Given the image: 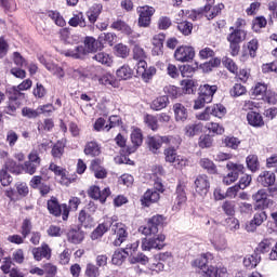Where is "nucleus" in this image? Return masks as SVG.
<instances>
[{
  "label": "nucleus",
  "mask_w": 277,
  "mask_h": 277,
  "mask_svg": "<svg viewBox=\"0 0 277 277\" xmlns=\"http://www.w3.org/2000/svg\"><path fill=\"white\" fill-rule=\"evenodd\" d=\"M163 215L156 214L150 217L147 225L138 227V233L145 235L143 238L141 248L144 252H150V250H163L166 248V235L158 234L159 226L163 224Z\"/></svg>",
  "instance_id": "f257e3e1"
},
{
  "label": "nucleus",
  "mask_w": 277,
  "mask_h": 277,
  "mask_svg": "<svg viewBox=\"0 0 277 277\" xmlns=\"http://www.w3.org/2000/svg\"><path fill=\"white\" fill-rule=\"evenodd\" d=\"M109 228H111V233L116 235V239L114 240V246H122L124 241H127V237L129 234L127 233V227L122 223H118L114 221V219H106L105 222L97 225V227L92 232L91 239L94 241L96 239H101L103 235H105Z\"/></svg>",
  "instance_id": "f03ea898"
},
{
  "label": "nucleus",
  "mask_w": 277,
  "mask_h": 277,
  "mask_svg": "<svg viewBox=\"0 0 277 277\" xmlns=\"http://www.w3.org/2000/svg\"><path fill=\"white\" fill-rule=\"evenodd\" d=\"M100 44L93 37H85L84 45H77L74 49L65 50L63 54L65 57H72V60H83L88 53L98 51Z\"/></svg>",
  "instance_id": "7ed1b4c3"
},
{
  "label": "nucleus",
  "mask_w": 277,
  "mask_h": 277,
  "mask_svg": "<svg viewBox=\"0 0 277 277\" xmlns=\"http://www.w3.org/2000/svg\"><path fill=\"white\" fill-rule=\"evenodd\" d=\"M48 211L51 213V215H54L55 217H60V215H63V220L66 222L68 220V215H70V210L68 209V205L63 203L60 205V201H57L56 197H51L50 200H48Z\"/></svg>",
  "instance_id": "20e7f679"
},
{
  "label": "nucleus",
  "mask_w": 277,
  "mask_h": 277,
  "mask_svg": "<svg viewBox=\"0 0 277 277\" xmlns=\"http://www.w3.org/2000/svg\"><path fill=\"white\" fill-rule=\"evenodd\" d=\"M167 163H173L175 168H185L189 161L184 156L176 154V148L168 147L163 151Z\"/></svg>",
  "instance_id": "39448f33"
},
{
  "label": "nucleus",
  "mask_w": 277,
  "mask_h": 277,
  "mask_svg": "<svg viewBox=\"0 0 277 277\" xmlns=\"http://www.w3.org/2000/svg\"><path fill=\"white\" fill-rule=\"evenodd\" d=\"M209 241L216 252H224L228 248V242L220 229H214L209 234Z\"/></svg>",
  "instance_id": "423d86ee"
},
{
  "label": "nucleus",
  "mask_w": 277,
  "mask_h": 277,
  "mask_svg": "<svg viewBox=\"0 0 277 277\" xmlns=\"http://www.w3.org/2000/svg\"><path fill=\"white\" fill-rule=\"evenodd\" d=\"M252 200L255 202L254 210L269 209L274 206V200L267 198V190L260 189L252 195Z\"/></svg>",
  "instance_id": "0eeeda50"
},
{
  "label": "nucleus",
  "mask_w": 277,
  "mask_h": 277,
  "mask_svg": "<svg viewBox=\"0 0 277 277\" xmlns=\"http://www.w3.org/2000/svg\"><path fill=\"white\" fill-rule=\"evenodd\" d=\"M174 57L176 62L185 64V62H192L196 57V51L193 47L181 45L175 50Z\"/></svg>",
  "instance_id": "6e6552de"
},
{
  "label": "nucleus",
  "mask_w": 277,
  "mask_h": 277,
  "mask_svg": "<svg viewBox=\"0 0 277 277\" xmlns=\"http://www.w3.org/2000/svg\"><path fill=\"white\" fill-rule=\"evenodd\" d=\"M136 12L138 14V26L150 27V18L155 14V8L149 5L138 6Z\"/></svg>",
  "instance_id": "1a4fd4ad"
},
{
  "label": "nucleus",
  "mask_w": 277,
  "mask_h": 277,
  "mask_svg": "<svg viewBox=\"0 0 277 277\" xmlns=\"http://www.w3.org/2000/svg\"><path fill=\"white\" fill-rule=\"evenodd\" d=\"M209 189H211V182L209 181V176L201 174L198 175L195 180V192L201 198H205L209 194Z\"/></svg>",
  "instance_id": "9d476101"
},
{
  "label": "nucleus",
  "mask_w": 277,
  "mask_h": 277,
  "mask_svg": "<svg viewBox=\"0 0 277 277\" xmlns=\"http://www.w3.org/2000/svg\"><path fill=\"white\" fill-rule=\"evenodd\" d=\"M39 62L47 68V70H49V72H51L57 79H64V77H66L64 68L51 61H48L47 57L39 56Z\"/></svg>",
  "instance_id": "9b49d317"
},
{
  "label": "nucleus",
  "mask_w": 277,
  "mask_h": 277,
  "mask_svg": "<svg viewBox=\"0 0 277 277\" xmlns=\"http://www.w3.org/2000/svg\"><path fill=\"white\" fill-rule=\"evenodd\" d=\"M131 143L132 147L127 148L128 155H133V153H135V150H137L144 143V135L142 134V130L140 128H133L131 132Z\"/></svg>",
  "instance_id": "f8f14e48"
},
{
  "label": "nucleus",
  "mask_w": 277,
  "mask_h": 277,
  "mask_svg": "<svg viewBox=\"0 0 277 277\" xmlns=\"http://www.w3.org/2000/svg\"><path fill=\"white\" fill-rule=\"evenodd\" d=\"M89 196L90 198H93L94 200H100V202H106L107 198L111 196V190L109 187L104 188L101 190V187L98 186H91L89 189Z\"/></svg>",
  "instance_id": "ddd939ff"
},
{
  "label": "nucleus",
  "mask_w": 277,
  "mask_h": 277,
  "mask_svg": "<svg viewBox=\"0 0 277 277\" xmlns=\"http://www.w3.org/2000/svg\"><path fill=\"white\" fill-rule=\"evenodd\" d=\"M159 198H161L159 192H157L155 188H150L144 193L143 197L141 198V202L143 207H150V205L159 202Z\"/></svg>",
  "instance_id": "4468645a"
},
{
  "label": "nucleus",
  "mask_w": 277,
  "mask_h": 277,
  "mask_svg": "<svg viewBox=\"0 0 277 277\" xmlns=\"http://www.w3.org/2000/svg\"><path fill=\"white\" fill-rule=\"evenodd\" d=\"M222 10H224V4L220 3L214 6H211V4H206L202 14L208 18V21H213L215 16H219V14L222 13Z\"/></svg>",
  "instance_id": "2eb2a0df"
},
{
  "label": "nucleus",
  "mask_w": 277,
  "mask_h": 277,
  "mask_svg": "<svg viewBox=\"0 0 277 277\" xmlns=\"http://www.w3.org/2000/svg\"><path fill=\"white\" fill-rule=\"evenodd\" d=\"M186 202H187V195L185 194V189H183V186H177L176 198L172 207V211H175V213L179 212L180 209H183V206Z\"/></svg>",
  "instance_id": "dca6fc26"
},
{
  "label": "nucleus",
  "mask_w": 277,
  "mask_h": 277,
  "mask_svg": "<svg viewBox=\"0 0 277 277\" xmlns=\"http://www.w3.org/2000/svg\"><path fill=\"white\" fill-rule=\"evenodd\" d=\"M32 255L36 261L49 260L51 259V248H49V245L43 243L41 247L32 249Z\"/></svg>",
  "instance_id": "f3484780"
},
{
  "label": "nucleus",
  "mask_w": 277,
  "mask_h": 277,
  "mask_svg": "<svg viewBox=\"0 0 277 277\" xmlns=\"http://www.w3.org/2000/svg\"><path fill=\"white\" fill-rule=\"evenodd\" d=\"M258 183H260V185L263 187H272V185L276 183V174H274V172L263 171L258 176Z\"/></svg>",
  "instance_id": "a211bd4d"
},
{
  "label": "nucleus",
  "mask_w": 277,
  "mask_h": 277,
  "mask_svg": "<svg viewBox=\"0 0 277 277\" xmlns=\"http://www.w3.org/2000/svg\"><path fill=\"white\" fill-rule=\"evenodd\" d=\"M49 170H51V172H54L55 176L61 177L60 180L61 185H68L70 183L66 169H63L62 167L55 163H51L49 167Z\"/></svg>",
  "instance_id": "6ab92c4d"
},
{
  "label": "nucleus",
  "mask_w": 277,
  "mask_h": 277,
  "mask_svg": "<svg viewBox=\"0 0 277 277\" xmlns=\"http://www.w3.org/2000/svg\"><path fill=\"white\" fill-rule=\"evenodd\" d=\"M49 170H51V172H54L55 176L61 177L60 180L61 185H68L70 183L66 169H63L62 167L55 163H51L49 167Z\"/></svg>",
  "instance_id": "aec40b11"
},
{
  "label": "nucleus",
  "mask_w": 277,
  "mask_h": 277,
  "mask_svg": "<svg viewBox=\"0 0 277 277\" xmlns=\"http://www.w3.org/2000/svg\"><path fill=\"white\" fill-rule=\"evenodd\" d=\"M49 170H51V172H54L55 176L61 177L60 180L61 185H68L70 183L66 169H63L62 167L55 163H51L49 167Z\"/></svg>",
  "instance_id": "412c9836"
},
{
  "label": "nucleus",
  "mask_w": 277,
  "mask_h": 277,
  "mask_svg": "<svg viewBox=\"0 0 277 277\" xmlns=\"http://www.w3.org/2000/svg\"><path fill=\"white\" fill-rule=\"evenodd\" d=\"M146 142L149 150L155 155H157L159 148H161V146L166 144L163 136H148Z\"/></svg>",
  "instance_id": "4be33fe9"
},
{
  "label": "nucleus",
  "mask_w": 277,
  "mask_h": 277,
  "mask_svg": "<svg viewBox=\"0 0 277 277\" xmlns=\"http://www.w3.org/2000/svg\"><path fill=\"white\" fill-rule=\"evenodd\" d=\"M83 153L87 157H98L101 155V145L96 141L87 142Z\"/></svg>",
  "instance_id": "5701e85b"
},
{
  "label": "nucleus",
  "mask_w": 277,
  "mask_h": 277,
  "mask_svg": "<svg viewBox=\"0 0 277 277\" xmlns=\"http://www.w3.org/2000/svg\"><path fill=\"white\" fill-rule=\"evenodd\" d=\"M173 110L176 122H185V120H187L189 113L187 111V108H185L183 104H174Z\"/></svg>",
  "instance_id": "b1692460"
},
{
  "label": "nucleus",
  "mask_w": 277,
  "mask_h": 277,
  "mask_svg": "<svg viewBox=\"0 0 277 277\" xmlns=\"http://www.w3.org/2000/svg\"><path fill=\"white\" fill-rule=\"evenodd\" d=\"M217 92V85L203 84L199 88V96H203L207 101H213V95Z\"/></svg>",
  "instance_id": "393cba45"
},
{
  "label": "nucleus",
  "mask_w": 277,
  "mask_h": 277,
  "mask_svg": "<svg viewBox=\"0 0 277 277\" xmlns=\"http://www.w3.org/2000/svg\"><path fill=\"white\" fill-rule=\"evenodd\" d=\"M233 31L227 36V42H235L241 44L243 40H246V32L241 29H235V27H230Z\"/></svg>",
  "instance_id": "a878e982"
},
{
  "label": "nucleus",
  "mask_w": 277,
  "mask_h": 277,
  "mask_svg": "<svg viewBox=\"0 0 277 277\" xmlns=\"http://www.w3.org/2000/svg\"><path fill=\"white\" fill-rule=\"evenodd\" d=\"M242 263L247 269H254L261 263V255L258 253L249 254L243 258Z\"/></svg>",
  "instance_id": "bb28decb"
},
{
  "label": "nucleus",
  "mask_w": 277,
  "mask_h": 277,
  "mask_svg": "<svg viewBox=\"0 0 277 277\" xmlns=\"http://www.w3.org/2000/svg\"><path fill=\"white\" fill-rule=\"evenodd\" d=\"M211 259H213V254L203 253L199 255L197 259H195L192 265L193 267H198L199 269L203 271L207 269V263H209V260Z\"/></svg>",
  "instance_id": "cd10ccee"
},
{
  "label": "nucleus",
  "mask_w": 277,
  "mask_h": 277,
  "mask_svg": "<svg viewBox=\"0 0 277 277\" xmlns=\"http://www.w3.org/2000/svg\"><path fill=\"white\" fill-rule=\"evenodd\" d=\"M168 103H170V98L167 95L159 96L151 102L150 108L154 111H161V109H166L168 107Z\"/></svg>",
  "instance_id": "c85d7f7f"
},
{
  "label": "nucleus",
  "mask_w": 277,
  "mask_h": 277,
  "mask_svg": "<svg viewBox=\"0 0 277 277\" xmlns=\"http://www.w3.org/2000/svg\"><path fill=\"white\" fill-rule=\"evenodd\" d=\"M247 120L251 127H263L265 124V121H263V116L256 111L248 113Z\"/></svg>",
  "instance_id": "c756f323"
},
{
  "label": "nucleus",
  "mask_w": 277,
  "mask_h": 277,
  "mask_svg": "<svg viewBox=\"0 0 277 277\" xmlns=\"http://www.w3.org/2000/svg\"><path fill=\"white\" fill-rule=\"evenodd\" d=\"M202 131V123H189L184 128V135L186 137H196V135H200Z\"/></svg>",
  "instance_id": "7c9ffc66"
},
{
  "label": "nucleus",
  "mask_w": 277,
  "mask_h": 277,
  "mask_svg": "<svg viewBox=\"0 0 277 277\" xmlns=\"http://www.w3.org/2000/svg\"><path fill=\"white\" fill-rule=\"evenodd\" d=\"M92 60L98 62V64H103L104 66H111L114 64V58L105 52H98L92 56Z\"/></svg>",
  "instance_id": "2f4dec72"
},
{
  "label": "nucleus",
  "mask_w": 277,
  "mask_h": 277,
  "mask_svg": "<svg viewBox=\"0 0 277 277\" xmlns=\"http://www.w3.org/2000/svg\"><path fill=\"white\" fill-rule=\"evenodd\" d=\"M6 95L9 101H21L25 98V93L21 92L16 85L6 89Z\"/></svg>",
  "instance_id": "473e14b6"
},
{
  "label": "nucleus",
  "mask_w": 277,
  "mask_h": 277,
  "mask_svg": "<svg viewBox=\"0 0 277 277\" xmlns=\"http://www.w3.org/2000/svg\"><path fill=\"white\" fill-rule=\"evenodd\" d=\"M199 164L203 170H207L209 174H217V167L214 162H212L209 158H201Z\"/></svg>",
  "instance_id": "72a5a7b5"
},
{
  "label": "nucleus",
  "mask_w": 277,
  "mask_h": 277,
  "mask_svg": "<svg viewBox=\"0 0 277 277\" xmlns=\"http://www.w3.org/2000/svg\"><path fill=\"white\" fill-rule=\"evenodd\" d=\"M78 222L81 224V226H84V228H88L94 224V219L92 215L88 214L85 210H81L78 215Z\"/></svg>",
  "instance_id": "f704fd0d"
},
{
  "label": "nucleus",
  "mask_w": 277,
  "mask_h": 277,
  "mask_svg": "<svg viewBox=\"0 0 277 277\" xmlns=\"http://www.w3.org/2000/svg\"><path fill=\"white\" fill-rule=\"evenodd\" d=\"M111 28L117 31H121V34H126L127 36H131L133 34V29L123 21H117L111 24Z\"/></svg>",
  "instance_id": "c9c22d12"
},
{
  "label": "nucleus",
  "mask_w": 277,
  "mask_h": 277,
  "mask_svg": "<svg viewBox=\"0 0 277 277\" xmlns=\"http://www.w3.org/2000/svg\"><path fill=\"white\" fill-rule=\"evenodd\" d=\"M91 170L94 172L95 179H106L107 170L98 164V160H93L91 162Z\"/></svg>",
  "instance_id": "e433bc0d"
},
{
  "label": "nucleus",
  "mask_w": 277,
  "mask_h": 277,
  "mask_svg": "<svg viewBox=\"0 0 277 277\" xmlns=\"http://www.w3.org/2000/svg\"><path fill=\"white\" fill-rule=\"evenodd\" d=\"M118 79H122L127 81V79H131L133 77V69L129 65H122L116 72Z\"/></svg>",
  "instance_id": "4c0bfd02"
},
{
  "label": "nucleus",
  "mask_w": 277,
  "mask_h": 277,
  "mask_svg": "<svg viewBox=\"0 0 277 277\" xmlns=\"http://www.w3.org/2000/svg\"><path fill=\"white\" fill-rule=\"evenodd\" d=\"M67 238L70 243H81L84 239V235L83 232L79 229H71L67 234Z\"/></svg>",
  "instance_id": "58836bf2"
},
{
  "label": "nucleus",
  "mask_w": 277,
  "mask_h": 277,
  "mask_svg": "<svg viewBox=\"0 0 277 277\" xmlns=\"http://www.w3.org/2000/svg\"><path fill=\"white\" fill-rule=\"evenodd\" d=\"M102 12H103V4H93L90 11L88 12V18L90 23H94L95 21H97Z\"/></svg>",
  "instance_id": "ea45409f"
},
{
  "label": "nucleus",
  "mask_w": 277,
  "mask_h": 277,
  "mask_svg": "<svg viewBox=\"0 0 277 277\" xmlns=\"http://www.w3.org/2000/svg\"><path fill=\"white\" fill-rule=\"evenodd\" d=\"M267 93V84L258 82L254 88L251 90L252 96H255L256 98H262Z\"/></svg>",
  "instance_id": "a19ab883"
},
{
  "label": "nucleus",
  "mask_w": 277,
  "mask_h": 277,
  "mask_svg": "<svg viewBox=\"0 0 277 277\" xmlns=\"http://www.w3.org/2000/svg\"><path fill=\"white\" fill-rule=\"evenodd\" d=\"M272 246H274V239L272 238H264L259 245H258V252H261V254H265L272 250Z\"/></svg>",
  "instance_id": "79ce46f5"
},
{
  "label": "nucleus",
  "mask_w": 277,
  "mask_h": 277,
  "mask_svg": "<svg viewBox=\"0 0 277 277\" xmlns=\"http://www.w3.org/2000/svg\"><path fill=\"white\" fill-rule=\"evenodd\" d=\"M144 123L148 129H151V131H157L159 129V120L154 115H145Z\"/></svg>",
  "instance_id": "37998d69"
},
{
  "label": "nucleus",
  "mask_w": 277,
  "mask_h": 277,
  "mask_svg": "<svg viewBox=\"0 0 277 277\" xmlns=\"http://www.w3.org/2000/svg\"><path fill=\"white\" fill-rule=\"evenodd\" d=\"M115 55L117 57H121L122 60H126V57L131 53V50H129V47L122 43H118L114 47Z\"/></svg>",
  "instance_id": "c03bdc74"
},
{
  "label": "nucleus",
  "mask_w": 277,
  "mask_h": 277,
  "mask_svg": "<svg viewBox=\"0 0 277 277\" xmlns=\"http://www.w3.org/2000/svg\"><path fill=\"white\" fill-rule=\"evenodd\" d=\"M211 115L214 116V118H224L226 116V107L222 104H215L213 106H210Z\"/></svg>",
  "instance_id": "a18cd8bd"
},
{
  "label": "nucleus",
  "mask_w": 277,
  "mask_h": 277,
  "mask_svg": "<svg viewBox=\"0 0 277 277\" xmlns=\"http://www.w3.org/2000/svg\"><path fill=\"white\" fill-rule=\"evenodd\" d=\"M127 256L129 255L124 249L115 251L111 259L113 265H121L124 263V259H127Z\"/></svg>",
  "instance_id": "49530a36"
},
{
  "label": "nucleus",
  "mask_w": 277,
  "mask_h": 277,
  "mask_svg": "<svg viewBox=\"0 0 277 277\" xmlns=\"http://www.w3.org/2000/svg\"><path fill=\"white\" fill-rule=\"evenodd\" d=\"M222 64L223 66H225V68H227V70H229V72H233V75H237L239 67H237V64L235 63V61H233V58L224 56L222 60Z\"/></svg>",
  "instance_id": "de8ad7c7"
},
{
  "label": "nucleus",
  "mask_w": 277,
  "mask_h": 277,
  "mask_svg": "<svg viewBox=\"0 0 277 277\" xmlns=\"http://www.w3.org/2000/svg\"><path fill=\"white\" fill-rule=\"evenodd\" d=\"M87 277H98L101 276V269L94 263H88L84 271Z\"/></svg>",
  "instance_id": "09e8293b"
},
{
  "label": "nucleus",
  "mask_w": 277,
  "mask_h": 277,
  "mask_svg": "<svg viewBox=\"0 0 277 277\" xmlns=\"http://www.w3.org/2000/svg\"><path fill=\"white\" fill-rule=\"evenodd\" d=\"M180 16H184V18H189L190 21H198L202 17V13L196 10H182Z\"/></svg>",
  "instance_id": "8fccbe9b"
},
{
  "label": "nucleus",
  "mask_w": 277,
  "mask_h": 277,
  "mask_svg": "<svg viewBox=\"0 0 277 277\" xmlns=\"http://www.w3.org/2000/svg\"><path fill=\"white\" fill-rule=\"evenodd\" d=\"M226 168L232 174H237V179H239V174H243V171L246 170L243 164L234 162H227Z\"/></svg>",
  "instance_id": "3c124183"
},
{
  "label": "nucleus",
  "mask_w": 277,
  "mask_h": 277,
  "mask_svg": "<svg viewBox=\"0 0 277 277\" xmlns=\"http://www.w3.org/2000/svg\"><path fill=\"white\" fill-rule=\"evenodd\" d=\"M70 27H85V17H83V13H79L77 15H74L69 19Z\"/></svg>",
  "instance_id": "603ef678"
},
{
  "label": "nucleus",
  "mask_w": 277,
  "mask_h": 277,
  "mask_svg": "<svg viewBox=\"0 0 277 277\" xmlns=\"http://www.w3.org/2000/svg\"><path fill=\"white\" fill-rule=\"evenodd\" d=\"M206 129L214 135H224V127L216 122L207 123Z\"/></svg>",
  "instance_id": "864d4df0"
},
{
  "label": "nucleus",
  "mask_w": 277,
  "mask_h": 277,
  "mask_svg": "<svg viewBox=\"0 0 277 277\" xmlns=\"http://www.w3.org/2000/svg\"><path fill=\"white\" fill-rule=\"evenodd\" d=\"M224 145L226 148H232L233 150H237L239 148V144H241V141L235 136H226L223 140Z\"/></svg>",
  "instance_id": "5fc2aeb1"
},
{
  "label": "nucleus",
  "mask_w": 277,
  "mask_h": 277,
  "mask_svg": "<svg viewBox=\"0 0 277 277\" xmlns=\"http://www.w3.org/2000/svg\"><path fill=\"white\" fill-rule=\"evenodd\" d=\"M246 161L247 168H249L251 172H256L259 170V157H256V155H249Z\"/></svg>",
  "instance_id": "6e6d98bb"
},
{
  "label": "nucleus",
  "mask_w": 277,
  "mask_h": 277,
  "mask_svg": "<svg viewBox=\"0 0 277 277\" xmlns=\"http://www.w3.org/2000/svg\"><path fill=\"white\" fill-rule=\"evenodd\" d=\"M67 75L72 79H82V77H85V69H83V67L77 69H75V67H69L67 69Z\"/></svg>",
  "instance_id": "4d7b16f0"
},
{
  "label": "nucleus",
  "mask_w": 277,
  "mask_h": 277,
  "mask_svg": "<svg viewBox=\"0 0 277 277\" xmlns=\"http://www.w3.org/2000/svg\"><path fill=\"white\" fill-rule=\"evenodd\" d=\"M177 29L183 34V36H189L192 34V30L194 29V24L184 21L177 24Z\"/></svg>",
  "instance_id": "13d9d810"
},
{
  "label": "nucleus",
  "mask_w": 277,
  "mask_h": 277,
  "mask_svg": "<svg viewBox=\"0 0 277 277\" xmlns=\"http://www.w3.org/2000/svg\"><path fill=\"white\" fill-rule=\"evenodd\" d=\"M199 148H211L213 146V137L209 134H203L199 137Z\"/></svg>",
  "instance_id": "bf43d9fd"
},
{
  "label": "nucleus",
  "mask_w": 277,
  "mask_h": 277,
  "mask_svg": "<svg viewBox=\"0 0 277 277\" xmlns=\"http://www.w3.org/2000/svg\"><path fill=\"white\" fill-rule=\"evenodd\" d=\"M164 137V144H169L170 148H179L181 146V143L183 140L181 136H163Z\"/></svg>",
  "instance_id": "052dcab7"
},
{
  "label": "nucleus",
  "mask_w": 277,
  "mask_h": 277,
  "mask_svg": "<svg viewBox=\"0 0 277 277\" xmlns=\"http://www.w3.org/2000/svg\"><path fill=\"white\" fill-rule=\"evenodd\" d=\"M18 107H21V102L9 100L8 105L4 108V111L9 116H14L16 114V109H18Z\"/></svg>",
  "instance_id": "680f3d73"
},
{
  "label": "nucleus",
  "mask_w": 277,
  "mask_h": 277,
  "mask_svg": "<svg viewBox=\"0 0 277 277\" xmlns=\"http://www.w3.org/2000/svg\"><path fill=\"white\" fill-rule=\"evenodd\" d=\"M12 175H10V173H8V170L2 169L0 170V183L3 187H8L12 184Z\"/></svg>",
  "instance_id": "e2e57ef3"
},
{
  "label": "nucleus",
  "mask_w": 277,
  "mask_h": 277,
  "mask_svg": "<svg viewBox=\"0 0 277 277\" xmlns=\"http://www.w3.org/2000/svg\"><path fill=\"white\" fill-rule=\"evenodd\" d=\"M35 98H44L47 96V89L42 83L37 82L36 88L32 90Z\"/></svg>",
  "instance_id": "0e129e2a"
},
{
  "label": "nucleus",
  "mask_w": 277,
  "mask_h": 277,
  "mask_svg": "<svg viewBox=\"0 0 277 277\" xmlns=\"http://www.w3.org/2000/svg\"><path fill=\"white\" fill-rule=\"evenodd\" d=\"M181 85L184 94H194V88H195L194 80H189V79L183 80L181 82Z\"/></svg>",
  "instance_id": "69168bd1"
},
{
  "label": "nucleus",
  "mask_w": 277,
  "mask_h": 277,
  "mask_svg": "<svg viewBox=\"0 0 277 277\" xmlns=\"http://www.w3.org/2000/svg\"><path fill=\"white\" fill-rule=\"evenodd\" d=\"M247 90L241 83H236L229 91L230 96H243L246 94Z\"/></svg>",
  "instance_id": "338daca9"
},
{
  "label": "nucleus",
  "mask_w": 277,
  "mask_h": 277,
  "mask_svg": "<svg viewBox=\"0 0 277 277\" xmlns=\"http://www.w3.org/2000/svg\"><path fill=\"white\" fill-rule=\"evenodd\" d=\"M222 210L226 215H235V201H224L222 205Z\"/></svg>",
  "instance_id": "774afa93"
}]
</instances>
